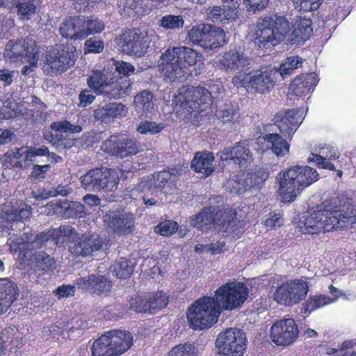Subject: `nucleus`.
Wrapping results in <instances>:
<instances>
[{"instance_id": "1", "label": "nucleus", "mask_w": 356, "mask_h": 356, "mask_svg": "<svg viewBox=\"0 0 356 356\" xmlns=\"http://www.w3.org/2000/svg\"><path fill=\"white\" fill-rule=\"evenodd\" d=\"M248 295V289L242 282L232 281L222 285L213 297L199 298L188 307L187 319L190 327L196 330L211 327L223 309L233 310L241 307Z\"/></svg>"}, {"instance_id": "2", "label": "nucleus", "mask_w": 356, "mask_h": 356, "mask_svg": "<svg viewBox=\"0 0 356 356\" xmlns=\"http://www.w3.org/2000/svg\"><path fill=\"white\" fill-rule=\"evenodd\" d=\"M356 222V208L350 205L332 206L324 204L306 216L299 222L303 233L311 234L333 229H344Z\"/></svg>"}, {"instance_id": "3", "label": "nucleus", "mask_w": 356, "mask_h": 356, "mask_svg": "<svg viewBox=\"0 0 356 356\" xmlns=\"http://www.w3.org/2000/svg\"><path fill=\"white\" fill-rule=\"evenodd\" d=\"M202 54L190 47L180 46L167 49L158 61V67L168 82L184 81L191 74L188 67L197 63L202 64Z\"/></svg>"}, {"instance_id": "4", "label": "nucleus", "mask_w": 356, "mask_h": 356, "mask_svg": "<svg viewBox=\"0 0 356 356\" xmlns=\"http://www.w3.org/2000/svg\"><path fill=\"white\" fill-rule=\"evenodd\" d=\"M193 225L202 231L214 227L218 232L233 237L238 236L243 231L236 220V212L231 208L216 211L215 207H204L196 216Z\"/></svg>"}, {"instance_id": "5", "label": "nucleus", "mask_w": 356, "mask_h": 356, "mask_svg": "<svg viewBox=\"0 0 356 356\" xmlns=\"http://www.w3.org/2000/svg\"><path fill=\"white\" fill-rule=\"evenodd\" d=\"M276 179L279 183L278 193L282 200L290 202L301 190L318 179V173L311 167L296 165L279 172Z\"/></svg>"}, {"instance_id": "6", "label": "nucleus", "mask_w": 356, "mask_h": 356, "mask_svg": "<svg viewBox=\"0 0 356 356\" xmlns=\"http://www.w3.org/2000/svg\"><path fill=\"white\" fill-rule=\"evenodd\" d=\"M289 31V22L282 16L271 15L260 19L253 35L259 48L274 47L282 42Z\"/></svg>"}, {"instance_id": "7", "label": "nucleus", "mask_w": 356, "mask_h": 356, "mask_svg": "<svg viewBox=\"0 0 356 356\" xmlns=\"http://www.w3.org/2000/svg\"><path fill=\"white\" fill-rule=\"evenodd\" d=\"M133 344L130 332L111 330L95 340L91 347L92 356H120Z\"/></svg>"}, {"instance_id": "8", "label": "nucleus", "mask_w": 356, "mask_h": 356, "mask_svg": "<svg viewBox=\"0 0 356 356\" xmlns=\"http://www.w3.org/2000/svg\"><path fill=\"white\" fill-rule=\"evenodd\" d=\"M277 75L276 68L257 70L254 72L246 71L235 74L232 79V83L237 88H244L247 92L252 94H266L275 86Z\"/></svg>"}, {"instance_id": "9", "label": "nucleus", "mask_w": 356, "mask_h": 356, "mask_svg": "<svg viewBox=\"0 0 356 356\" xmlns=\"http://www.w3.org/2000/svg\"><path fill=\"white\" fill-rule=\"evenodd\" d=\"M211 94V92L202 86H183L175 95L173 104L177 112L181 110L187 113L201 112L209 105Z\"/></svg>"}, {"instance_id": "10", "label": "nucleus", "mask_w": 356, "mask_h": 356, "mask_svg": "<svg viewBox=\"0 0 356 356\" xmlns=\"http://www.w3.org/2000/svg\"><path fill=\"white\" fill-rule=\"evenodd\" d=\"M76 58L74 47L56 44L47 52L42 60L43 70L49 76L61 74L74 65Z\"/></svg>"}, {"instance_id": "11", "label": "nucleus", "mask_w": 356, "mask_h": 356, "mask_svg": "<svg viewBox=\"0 0 356 356\" xmlns=\"http://www.w3.org/2000/svg\"><path fill=\"white\" fill-rule=\"evenodd\" d=\"M120 171L115 169L95 168L81 176V186L88 191H113L118 187Z\"/></svg>"}, {"instance_id": "12", "label": "nucleus", "mask_w": 356, "mask_h": 356, "mask_svg": "<svg viewBox=\"0 0 356 356\" xmlns=\"http://www.w3.org/2000/svg\"><path fill=\"white\" fill-rule=\"evenodd\" d=\"M10 237L7 244L12 253L26 252L35 248H40L42 244L49 240H54L53 229L34 236L29 229H24L17 234L9 233Z\"/></svg>"}, {"instance_id": "13", "label": "nucleus", "mask_w": 356, "mask_h": 356, "mask_svg": "<svg viewBox=\"0 0 356 356\" xmlns=\"http://www.w3.org/2000/svg\"><path fill=\"white\" fill-rule=\"evenodd\" d=\"M307 278L286 281L279 286L274 294L275 300L285 306L295 305L305 298L309 291Z\"/></svg>"}, {"instance_id": "14", "label": "nucleus", "mask_w": 356, "mask_h": 356, "mask_svg": "<svg viewBox=\"0 0 356 356\" xmlns=\"http://www.w3.org/2000/svg\"><path fill=\"white\" fill-rule=\"evenodd\" d=\"M218 356H243L245 346L244 332L236 327L220 332L216 341Z\"/></svg>"}, {"instance_id": "15", "label": "nucleus", "mask_w": 356, "mask_h": 356, "mask_svg": "<svg viewBox=\"0 0 356 356\" xmlns=\"http://www.w3.org/2000/svg\"><path fill=\"white\" fill-rule=\"evenodd\" d=\"M42 52L34 40L27 38L17 42L9 41L6 45L4 56L12 61L20 60L30 63L31 66H36Z\"/></svg>"}, {"instance_id": "16", "label": "nucleus", "mask_w": 356, "mask_h": 356, "mask_svg": "<svg viewBox=\"0 0 356 356\" xmlns=\"http://www.w3.org/2000/svg\"><path fill=\"white\" fill-rule=\"evenodd\" d=\"M252 60L243 51L230 49L216 56L213 64L217 69L227 72L243 73L251 68Z\"/></svg>"}, {"instance_id": "17", "label": "nucleus", "mask_w": 356, "mask_h": 356, "mask_svg": "<svg viewBox=\"0 0 356 356\" xmlns=\"http://www.w3.org/2000/svg\"><path fill=\"white\" fill-rule=\"evenodd\" d=\"M116 43L122 52L138 57L147 52L149 44L148 35L138 29L124 31L116 38Z\"/></svg>"}, {"instance_id": "18", "label": "nucleus", "mask_w": 356, "mask_h": 356, "mask_svg": "<svg viewBox=\"0 0 356 356\" xmlns=\"http://www.w3.org/2000/svg\"><path fill=\"white\" fill-rule=\"evenodd\" d=\"M102 149L110 155L122 159L136 154L143 150V147L134 138L112 135L104 142Z\"/></svg>"}, {"instance_id": "19", "label": "nucleus", "mask_w": 356, "mask_h": 356, "mask_svg": "<svg viewBox=\"0 0 356 356\" xmlns=\"http://www.w3.org/2000/svg\"><path fill=\"white\" fill-rule=\"evenodd\" d=\"M31 213V206L22 201H7L1 206L0 223L6 229H13L14 224L29 218Z\"/></svg>"}, {"instance_id": "20", "label": "nucleus", "mask_w": 356, "mask_h": 356, "mask_svg": "<svg viewBox=\"0 0 356 356\" xmlns=\"http://www.w3.org/2000/svg\"><path fill=\"white\" fill-rule=\"evenodd\" d=\"M108 229L119 235H128L134 229L135 215L124 211H108L104 217Z\"/></svg>"}, {"instance_id": "21", "label": "nucleus", "mask_w": 356, "mask_h": 356, "mask_svg": "<svg viewBox=\"0 0 356 356\" xmlns=\"http://www.w3.org/2000/svg\"><path fill=\"white\" fill-rule=\"evenodd\" d=\"M299 333L298 325L293 318H284L274 323L270 328L272 341L279 346L292 343Z\"/></svg>"}, {"instance_id": "22", "label": "nucleus", "mask_w": 356, "mask_h": 356, "mask_svg": "<svg viewBox=\"0 0 356 356\" xmlns=\"http://www.w3.org/2000/svg\"><path fill=\"white\" fill-rule=\"evenodd\" d=\"M303 120V111L296 109H288L277 113L274 117V124L281 134L291 138Z\"/></svg>"}, {"instance_id": "23", "label": "nucleus", "mask_w": 356, "mask_h": 356, "mask_svg": "<svg viewBox=\"0 0 356 356\" xmlns=\"http://www.w3.org/2000/svg\"><path fill=\"white\" fill-rule=\"evenodd\" d=\"M129 113L128 107L120 102H109L98 106L93 110L95 121L101 124H111L117 119L125 117Z\"/></svg>"}, {"instance_id": "24", "label": "nucleus", "mask_w": 356, "mask_h": 356, "mask_svg": "<svg viewBox=\"0 0 356 356\" xmlns=\"http://www.w3.org/2000/svg\"><path fill=\"white\" fill-rule=\"evenodd\" d=\"M220 162L233 161L241 167H245L252 161V155L247 141H240L233 147H226L217 153Z\"/></svg>"}, {"instance_id": "25", "label": "nucleus", "mask_w": 356, "mask_h": 356, "mask_svg": "<svg viewBox=\"0 0 356 356\" xmlns=\"http://www.w3.org/2000/svg\"><path fill=\"white\" fill-rule=\"evenodd\" d=\"M103 245V241L98 235L83 234L76 236V240L69 245V250L76 256L87 257L102 249Z\"/></svg>"}, {"instance_id": "26", "label": "nucleus", "mask_w": 356, "mask_h": 356, "mask_svg": "<svg viewBox=\"0 0 356 356\" xmlns=\"http://www.w3.org/2000/svg\"><path fill=\"white\" fill-rule=\"evenodd\" d=\"M83 16H74L65 18L60 24L59 31L60 35L70 40L85 39L83 31Z\"/></svg>"}, {"instance_id": "27", "label": "nucleus", "mask_w": 356, "mask_h": 356, "mask_svg": "<svg viewBox=\"0 0 356 356\" xmlns=\"http://www.w3.org/2000/svg\"><path fill=\"white\" fill-rule=\"evenodd\" d=\"M77 285L82 289H90L97 295H108L112 285L108 279L104 275L92 274L88 277H81L76 282Z\"/></svg>"}, {"instance_id": "28", "label": "nucleus", "mask_w": 356, "mask_h": 356, "mask_svg": "<svg viewBox=\"0 0 356 356\" xmlns=\"http://www.w3.org/2000/svg\"><path fill=\"white\" fill-rule=\"evenodd\" d=\"M339 152L332 146H325L319 148L318 154L312 153L307 158L309 163H314L320 168L334 170L335 167L332 161L339 159Z\"/></svg>"}, {"instance_id": "29", "label": "nucleus", "mask_w": 356, "mask_h": 356, "mask_svg": "<svg viewBox=\"0 0 356 356\" xmlns=\"http://www.w3.org/2000/svg\"><path fill=\"white\" fill-rule=\"evenodd\" d=\"M134 109L140 117H148L155 113L158 108L155 96L149 90H143L134 98Z\"/></svg>"}, {"instance_id": "30", "label": "nucleus", "mask_w": 356, "mask_h": 356, "mask_svg": "<svg viewBox=\"0 0 356 356\" xmlns=\"http://www.w3.org/2000/svg\"><path fill=\"white\" fill-rule=\"evenodd\" d=\"M329 289L331 296L320 295L309 298L302 308V310H304V313L310 314L317 309L336 302L339 298V289L332 285L329 286Z\"/></svg>"}, {"instance_id": "31", "label": "nucleus", "mask_w": 356, "mask_h": 356, "mask_svg": "<svg viewBox=\"0 0 356 356\" xmlns=\"http://www.w3.org/2000/svg\"><path fill=\"white\" fill-rule=\"evenodd\" d=\"M206 38L200 47L205 49H214L227 43L225 31L218 27L206 24Z\"/></svg>"}, {"instance_id": "32", "label": "nucleus", "mask_w": 356, "mask_h": 356, "mask_svg": "<svg viewBox=\"0 0 356 356\" xmlns=\"http://www.w3.org/2000/svg\"><path fill=\"white\" fill-rule=\"evenodd\" d=\"M317 83L318 79L315 74L302 75L293 79L290 84L289 90L292 94L301 97L307 94Z\"/></svg>"}, {"instance_id": "33", "label": "nucleus", "mask_w": 356, "mask_h": 356, "mask_svg": "<svg viewBox=\"0 0 356 356\" xmlns=\"http://www.w3.org/2000/svg\"><path fill=\"white\" fill-rule=\"evenodd\" d=\"M16 295V284L6 278L0 279V315L7 311Z\"/></svg>"}, {"instance_id": "34", "label": "nucleus", "mask_w": 356, "mask_h": 356, "mask_svg": "<svg viewBox=\"0 0 356 356\" xmlns=\"http://www.w3.org/2000/svg\"><path fill=\"white\" fill-rule=\"evenodd\" d=\"M312 22L310 19L299 17L292 26L291 42L299 44L309 38L312 33Z\"/></svg>"}, {"instance_id": "35", "label": "nucleus", "mask_w": 356, "mask_h": 356, "mask_svg": "<svg viewBox=\"0 0 356 356\" xmlns=\"http://www.w3.org/2000/svg\"><path fill=\"white\" fill-rule=\"evenodd\" d=\"M129 86L130 83L126 79L111 77L102 95L110 99H120L127 93Z\"/></svg>"}, {"instance_id": "36", "label": "nucleus", "mask_w": 356, "mask_h": 356, "mask_svg": "<svg viewBox=\"0 0 356 356\" xmlns=\"http://www.w3.org/2000/svg\"><path fill=\"white\" fill-rule=\"evenodd\" d=\"M174 178L175 175L172 176L169 171H161L153 175L152 179H143L138 184V188L145 192L146 190H151L154 184L156 188L162 190L167 184L173 182Z\"/></svg>"}, {"instance_id": "37", "label": "nucleus", "mask_w": 356, "mask_h": 356, "mask_svg": "<svg viewBox=\"0 0 356 356\" xmlns=\"http://www.w3.org/2000/svg\"><path fill=\"white\" fill-rule=\"evenodd\" d=\"M212 152H197L192 161L191 168L197 172L209 176L214 170Z\"/></svg>"}, {"instance_id": "38", "label": "nucleus", "mask_w": 356, "mask_h": 356, "mask_svg": "<svg viewBox=\"0 0 356 356\" xmlns=\"http://www.w3.org/2000/svg\"><path fill=\"white\" fill-rule=\"evenodd\" d=\"M267 146L277 156H283L289 153L290 145L278 134H266L264 136Z\"/></svg>"}, {"instance_id": "39", "label": "nucleus", "mask_w": 356, "mask_h": 356, "mask_svg": "<svg viewBox=\"0 0 356 356\" xmlns=\"http://www.w3.org/2000/svg\"><path fill=\"white\" fill-rule=\"evenodd\" d=\"M15 6L19 19L29 20L40 6V0H16Z\"/></svg>"}, {"instance_id": "40", "label": "nucleus", "mask_w": 356, "mask_h": 356, "mask_svg": "<svg viewBox=\"0 0 356 356\" xmlns=\"http://www.w3.org/2000/svg\"><path fill=\"white\" fill-rule=\"evenodd\" d=\"M249 175L242 173L227 181L225 187L233 193H241L252 188V182L248 179Z\"/></svg>"}, {"instance_id": "41", "label": "nucleus", "mask_w": 356, "mask_h": 356, "mask_svg": "<svg viewBox=\"0 0 356 356\" xmlns=\"http://www.w3.org/2000/svg\"><path fill=\"white\" fill-rule=\"evenodd\" d=\"M105 71H93L87 79L88 87L97 95H102L105 86L107 85L110 77Z\"/></svg>"}, {"instance_id": "42", "label": "nucleus", "mask_w": 356, "mask_h": 356, "mask_svg": "<svg viewBox=\"0 0 356 356\" xmlns=\"http://www.w3.org/2000/svg\"><path fill=\"white\" fill-rule=\"evenodd\" d=\"M134 268V264L126 258H120L112 264L109 268L110 272L118 278L129 277Z\"/></svg>"}, {"instance_id": "43", "label": "nucleus", "mask_w": 356, "mask_h": 356, "mask_svg": "<svg viewBox=\"0 0 356 356\" xmlns=\"http://www.w3.org/2000/svg\"><path fill=\"white\" fill-rule=\"evenodd\" d=\"M10 156L17 160L15 166L20 168L28 166L33 161L31 147L28 146L12 149L10 152Z\"/></svg>"}, {"instance_id": "44", "label": "nucleus", "mask_w": 356, "mask_h": 356, "mask_svg": "<svg viewBox=\"0 0 356 356\" xmlns=\"http://www.w3.org/2000/svg\"><path fill=\"white\" fill-rule=\"evenodd\" d=\"M216 116L222 123H233L240 118L239 108L235 104H227L219 108Z\"/></svg>"}, {"instance_id": "45", "label": "nucleus", "mask_w": 356, "mask_h": 356, "mask_svg": "<svg viewBox=\"0 0 356 356\" xmlns=\"http://www.w3.org/2000/svg\"><path fill=\"white\" fill-rule=\"evenodd\" d=\"M302 59L298 56H291L285 58L277 71L282 78L291 75L296 70L302 66Z\"/></svg>"}, {"instance_id": "46", "label": "nucleus", "mask_w": 356, "mask_h": 356, "mask_svg": "<svg viewBox=\"0 0 356 356\" xmlns=\"http://www.w3.org/2000/svg\"><path fill=\"white\" fill-rule=\"evenodd\" d=\"M184 20L181 15L168 14L161 17L159 21V25L163 29L171 31L183 28Z\"/></svg>"}, {"instance_id": "47", "label": "nucleus", "mask_w": 356, "mask_h": 356, "mask_svg": "<svg viewBox=\"0 0 356 356\" xmlns=\"http://www.w3.org/2000/svg\"><path fill=\"white\" fill-rule=\"evenodd\" d=\"M83 21L84 26L83 32H84L85 38L90 35L99 33L105 29L104 22L94 15L88 17L83 16Z\"/></svg>"}, {"instance_id": "48", "label": "nucleus", "mask_w": 356, "mask_h": 356, "mask_svg": "<svg viewBox=\"0 0 356 356\" xmlns=\"http://www.w3.org/2000/svg\"><path fill=\"white\" fill-rule=\"evenodd\" d=\"M59 207L66 218L81 217L86 213L85 206L79 202H61Z\"/></svg>"}, {"instance_id": "49", "label": "nucleus", "mask_w": 356, "mask_h": 356, "mask_svg": "<svg viewBox=\"0 0 356 356\" xmlns=\"http://www.w3.org/2000/svg\"><path fill=\"white\" fill-rule=\"evenodd\" d=\"M53 230L54 232V238L57 243L68 241L71 244L77 236L76 230L70 225H61L57 229H53Z\"/></svg>"}, {"instance_id": "50", "label": "nucleus", "mask_w": 356, "mask_h": 356, "mask_svg": "<svg viewBox=\"0 0 356 356\" xmlns=\"http://www.w3.org/2000/svg\"><path fill=\"white\" fill-rule=\"evenodd\" d=\"M234 10L225 6H213L209 10L208 16L213 22L227 20L233 17Z\"/></svg>"}, {"instance_id": "51", "label": "nucleus", "mask_w": 356, "mask_h": 356, "mask_svg": "<svg viewBox=\"0 0 356 356\" xmlns=\"http://www.w3.org/2000/svg\"><path fill=\"white\" fill-rule=\"evenodd\" d=\"M149 312L153 313L168 305V298L162 291L156 293L152 297L147 298Z\"/></svg>"}, {"instance_id": "52", "label": "nucleus", "mask_w": 356, "mask_h": 356, "mask_svg": "<svg viewBox=\"0 0 356 356\" xmlns=\"http://www.w3.org/2000/svg\"><path fill=\"white\" fill-rule=\"evenodd\" d=\"M51 128L54 131L65 134H78L83 131L81 125L72 124L67 120L53 122Z\"/></svg>"}, {"instance_id": "53", "label": "nucleus", "mask_w": 356, "mask_h": 356, "mask_svg": "<svg viewBox=\"0 0 356 356\" xmlns=\"http://www.w3.org/2000/svg\"><path fill=\"white\" fill-rule=\"evenodd\" d=\"M168 356H198L197 348L190 343L179 344L172 348Z\"/></svg>"}, {"instance_id": "54", "label": "nucleus", "mask_w": 356, "mask_h": 356, "mask_svg": "<svg viewBox=\"0 0 356 356\" xmlns=\"http://www.w3.org/2000/svg\"><path fill=\"white\" fill-rule=\"evenodd\" d=\"M36 266L39 270L47 271L56 268L54 259L45 252H40L35 256Z\"/></svg>"}, {"instance_id": "55", "label": "nucleus", "mask_w": 356, "mask_h": 356, "mask_svg": "<svg viewBox=\"0 0 356 356\" xmlns=\"http://www.w3.org/2000/svg\"><path fill=\"white\" fill-rule=\"evenodd\" d=\"M164 129L163 123H157L152 121L141 122L138 127L137 131L141 134H156L160 133Z\"/></svg>"}, {"instance_id": "56", "label": "nucleus", "mask_w": 356, "mask_h": 356, "mask_svg": "<svg viewBox=\"0 0 356 356\" xmlns=\"http://www.w3.org/2000/svg\"><path fill=\"white\" fill-rule=\"evenodd\" d=\"M248 175L253 187L263 184L268 178L269 172L266 167H257L253 172L248 173Z\"/></svg>"}, {"instance_id": "57", "label": "nucleus", "mask_w": 356, "mask_h": 356, "mask_svg": "<svg viewBox=\"0 0 356 356\" xmlns=\"http://www.w3.org/2000/svg\"><path fill=\"white\" fill-rule=\"evenodd\" d=\"M21 112L20 106L15 102L12 97H9L3 102L2 113L7 118H15Z\"/></svg>"}, {"instance_id": "58", "label": "nucleus", "mask_w": 356, "mask_h": 356, "mask_svg": "<svg viewBox=\"0 0 356 356\" xmlns=\"http://www.w3.org/2000/svg\"><path fill=\"white\" fill-rule=\"evenodd\" d=\"M131 309L137 312H149L147 298L143 295H136L129 300Z\"/></svg>"}, {"instance_id": "59", "label": "nucleus", "mask_w": 356, "mask_h": 356, "mask_svg": "<svg viewBox=\"0 0 356 356\" xmlns=\"http://www.w3.org/2000/svg\"><path fill=\"white\" fill-rule=\"evenodd\" d=\"M178 229V224L172 220H165L154 227V232L163 236H169Z\"/></svg>"}, {"instance_id": "60", "label": "nucleus", "mask_w": 356, "mask_h": 356, "mask_svg": "<svg viewBox=\"0 0 356 356\" xmlns=\"http://www.w3.org/2000/svg\"><path fill=\"white\" fill-rule=\"evenodd\" d=\"M206 24L195 26L188 32V39L193 43L200 46V43H204L206 38Z\"/></svg>"}, {"instance_id": "61", "label": "nucleus", "mask_w": 356, "mask_h": 356, "mask_svg": "<svg viewBox=\"0 0 356 356\" xmlns=\"http://www.w3.org/2000/svg\"><path fill=\"white\" fill-rule=\"evenodd\" d=\"M295 8L305 12L316 10L323 0H291Z\"/></svg>"}, {"instance_id": "62", "label": "nucleus", "mask_w": 356, "mask_h": 356, "mask_svg": "<svg viewBox=\"0 0 356 356\" xmlns=\"http://www.w3.org/2000/svg\"><path fill=\"white\" fill-rule=\"evenodd\" d=\"M103 312L104 316L106 319H116L124 314L125 309L122 305L120 303H115L107 306Z\"/></svg>"}, {"instance_id": "63", "label": "nucleus", "mask_w": 356, "mask_h": 356, "mask_svg": "<svg viewBox=\"0 0 356 356\" xmlns=\"http://www.w3.org/2000/svg\"><path fill=\"white\" fill-rule=\"evenodd\" d=\"M138 7L137 0H119L118 8L122 15H131Z\"/></svg>"}, {"instance_id": "64", "label": "nucleus", "mask_w": 356, "mask_h": 356, "mask_svg": "<svg viewBox=\"0 0 356 356\" xmlns=\"http://www.w3.org/2000/svg\"><path fill=\"white\" fill-rule=\"evenodd\" d=\"M104 47V42L101 40L90 38L85 42V53H100Z\"/></svg>"}]
</instances>
